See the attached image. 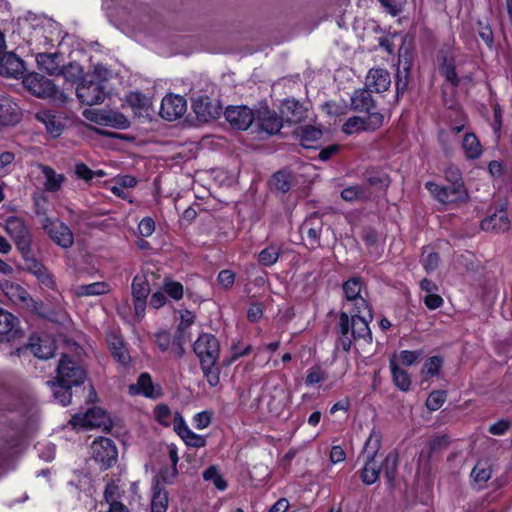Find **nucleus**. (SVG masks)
<instances>
[{
    "label": "nucleus",
    "mask_w": 512,
    "mask_h": 512,
    "mask_svg": "<svg viewBox=\"0 0 512 512\" xmlns=\"http://www.w3.org/2000/svg\"><path fill=\"white\" fill-rule=\"evenodd\" d=\"M154 418L163 426L173 424L174 431L182 438L187 446L194 448L205 446V438L192 432L182 415L179 412L173 413L166 404H158L154 408Z\"/></svg>",
    "instance_id": "nucleus-1"
},
{
    "label": "nucleus",
    "mask_w": 512,
    "mask_h": 512,
    "mask_svg": "<svg viewBox=\"0 0 512 512\" xmlns=\"http://www.w3.org/2000/svg\"><path fill=\"white\" fill-rule=\"evenodd\" d=\"M361 313L355 312L351 319L346 312H342L339 317V329L341 333L340 345L344 351H349L352 345V339L365 343L372 342V333L368 321Z\"/></svg>",
    "instance_id": "nucleus-2"
},
{
    "label": "nucleus",
    "mask_w": 512,
    "mask_h": 512,
    "mask_svg": "<svg viewBox=\"0 0 512 512\" xmlns=\"http://www.w3.org/2000/svg\"><path fill=\"white\" fill-rule=\"evenodd\" d=\"M391 85L390 74L385 69H371L367 76L365 86L366 91H357L351 97L352 105L357 110L369 111L371 107V97L369 92L381 93L386 91Z\"/></svg>",
    "instance_id": "nucleus-3"
},
{
    "label": "nucleus",
    "mask_w": 512,
    "mask_h": 512,
    "mask_svg": "<svg viewBox=\"0 0 512 512\" xmlns=\"http://www.w3.org/2000/svg\"><path fill=\"white\" fill-rule=\"evenodd\" d=\"M23 85L38 98L50 99L57 103H65L68 99V96L57 89L51 80L36 72L25 75Z\"/></svg>",
    "instance_id": "nucleus-4"
},
{
    "label": "nucleus",
    "mask_w": 512,
    "mask_h": 512,
    "mask_svg": "<svg viewBox=\"0 0 512 512\" xmlns=\"http://www.w3.org/2000/svg\"><path fill=\"white\" fill-rule=\"evenodd\" d=\"M0 225L4 228L5 232L13 240L22 256L30 254V232L22 218L17 216H11L7 218L3 224Z\"/></svg>",
    "instance_id": "nucleus-5"
},
{
    "label": "nucleus",
    "mask_w": 512,
    "mask_h": 512,
    "mask_svg": "<svg viewBox=\"0 0 512 512\" xmlns=\"http://www.w3.org/2000/svg\"><path fill=\"white\" fill-rule=\"evenodd\" d=\"M40 224L56 245L64 249H68L73 245L74 235L71 229L59 219L44 216L40 219Z\"/></svg>",
    "instance_id": "nucleus-6"
},
{
    "label": "nucleus",
    "mask_w": 512,
    "mask_h": 512,
    "mask_svg": "<svg viewBox=\"0 0 512 512\" xmlns=\"http://www.w3.org/2000/svg\"><path fill=\"white\" fill-rule=\"evenodd\" d=\"M36 62L40 70L51 76L64 75L67 77L69 71H72V74L75 76L81 73L79 65L70 64L69 66H64L63 57L60 53H38Z\"/></svg>",
    "instance_id": "nucleus-7"
},
{
    "label": "nucleus",
    "mask_w": 512,
    "mask_h": 512,
    "mask_svg": "<svg viewBox=\"0 0 512 512\" xmlns=\"http://www.w3.org/2000/svg\"><path fill=\"white\" fill-rule=\"evenodd\" d=\"M70 423L75 429L103 427L104 430H107L110 427L111 420L107 413L101 408H92L84 414H75Z\"/></svg>",
    "instance_id": "nucleus-8"
},
{
    "label": "nucleus",
    "mask_w": 512,
    "mask_h": 512,
    "mask_svg": "<svg viewBox=\"0 0 512 512\" xmlns=\"http://www.w3.org/2000/svg\"><path fill=\"white\" fill-rule=\"evenodd\" d=\"M0 290L11 303L33 311L37 309V303L20 284L10 280H2L0 281Z\"/></svg>",
    "instance_id": "nucleus-9"
},
{
    "label": "nucleus",
    "mask_w": 512,
    "mask_h": 512,
    "mask_svg": "<svg viewBox=\"0 0 512 512\" xmlns=\"http://www.w3.org/2000/svg\"><path fill=\"white\" fill-rule=\"evenodd\" d=\"M85 378V371L77 363L67 356H63L60 359L55 382L77 386L83 383Z\"/></svg>",
    "instance_id": "nucleus-10"
},
{
    "label": "nucleus",
    "mask_w": 512,
    "mask_h": 512,
    "mask_svg": "<svg viewBox=\"0 0 512 512\" xmlns=\"http://www.w3.org/2000/svg\"><path fill=\"white\" fill-rule=\"evenodd\" d=\"M193 349L200 363L217 364L219 358V343L214 335L209 333L200 334L194 343Z\"/></svg>",
    "instance_id": "nucleus-11"
},
{
    "label": "nucleus",
    "mask_w": 512,
    "mask_h": 512,
    "mask_svg": "<svg viewBox=\"0 0 512 512\" xmlns=\"http://www.w3.org/2000/svg\"><path fill=\"white\" fill-rule=\"evenodd\" d=\"M84 117L96 124L109 126L117 129H126L129 127L128 119L121 113L102 109H86L83 112Z\"/></svg>",
    "instance_id": "nucleus-12"
},
{
    "label": "nucleus",
    "mask_w": 512,
    "mask_h": 512,
    "mask_svg": "<svg viewBox=\"0 0 512 512\" xmlns=\"http://www.w3.org/2000/svg\"><path fill=\"white\" fill-rule=\"evenodd\" d=\"M343 291L348 303L354 307L357 313L368 312L370 314L369 304L363 294V285L360 278H351L343 284ZM371 318V315H369Z\"/></svg>",
    "instance_id": "nucleus-13"
},
{
    "label": "nucleus",
    "mask_w": 512,
    "mask_h": 512,
    "mask_svg": "<svg viewBox=\"0 0 512 512\" xmlns=\"http://www.w3.org/2000/svg\"><path fill=\"white\" fill-rule=\"evenodd\" d=\"M76 94L83 104L92 106L103 102L105 99V88L100 80H84L78 85Z\"/></svg>",
    "instance_id": "nucleus-14"
},
{
    "label": "nucleus",
    "mask_w": 512,
    "mask_h": 512,
    "mask_svg": "<svg viewBox=\"0 0 512 512\" xmlns=\"http://www.w3.org/2000/svg\"><path fill=\"white\" fill-rule=\"evenodd\" d=\"M425 187L437 201L443 204L463 201L466 198L464 187L443 186L430 181L425 183Z\"/></svg>",
    "instance_id": "nucleus-15"
},
{
    "label": "nucleus",
    "mask_w": 512,
    "mask_h": 512,
    "mask_svg": "<svg viewBox=\"0 0 512 512\" xmlns=\"http://www.w3.org/2000/svg\"><path fill=\"white\" fill-rule=\"evenodd\" d=\"M186 109L187 103L184 97L168 94L162 99L159 114L168 121H174L182 117Z\"/></svg>",
    "instance_id": "nucleus-16"
},
{
    "label": "nucleus",
    "mask_w": 512,
    "mask_h": 512,
    "mask_svg": "<svg viewBox=\"0 0 512 512\" xmlns=\"http://www.w3.org/2000/svg\"><path fill=\"white\" fill-rule=\"evenodd\" d=\"M225 118L232 127L246 130L254 121V113L247 106H230L225 110Z\"/></svg>",
    "instance_id": "nucleus-17"
},
{
    "label": "nucleus",
    "mask_w": 512,
    "mask_h": 512,
    "mask_svg": "<svg viewBox=\"0 0 512 512\" xmlns=\"http://www.w3.org/2000/svg\"><path fill=\"white\" fill-rule=\"evenodd\" d=\"M22 119L18 104L8 97H0V128L14 126Z\"/></svg>",
    "instance_id": "nucleus-18"
},
{
    "label": "nucleus",
    "mask_w": 512,
    "mask_h": 512,
    "mask_svg": "<svg viewBox=\"0 0 512 512\" xmlns=\"http://www.w3.org/2000/svg\"><path fill=\"white\" fill-rule=\"evenodd\" d=\"M129 393L156 399L162 395V390L159 385L153 383L148 373H142L139 375L137 382L129 386Z\"/></svg>",
    "instance_id": "nucleus-19"
},
{
    "label": "nucleus",
    "mask_w": 512,
    "mask_h": 512,
    "mask_svg": "<svg viewBox=\"0 0 512 512\" xmlns=\"http://www.w3.org/2000/svg\"><path fill=\"white\" fill-rule=\"evenodd\" d=\"M28 22L34 31L33 37L36 40L44 38L45 43L53 41V33L57 28V24L53 20L44 16L33 15L28 19Z\"/></svg>",
    "instance_id": "nucleus-20"
},
{
    "label": "nucleus",
    "mask_w": 512,
    "mask_h": 512,
    "mask_svg": "<svg viewBox=\"0 0 512 512\" xmlns=\"http://www.w3.org/2000/svg\"><path fill=\"white\" fill-rule=\"evenodd\" d=\"M37 168L43 175L42 184L44 191L56 193L61 190L66 181L64 174L57 173L52 167L40 163L37 164Z\"/></svg>",
    "instance_id": "nucleus-21"
},
{
    "label": "nucleus",
    "mask_w": 512,
    "mask_h": 512,
    "mask_svg": "<svg viewBox=\"0 0 512 512\" xmlns=\"http://www.w3.org/2000/svg\"><path fill=\"white\" fill-rule=\"evenodd\" d=\"M23 258L26 263L27 271L34 275L43 286L49 289H53L55 287V281L52 275L42 263L37 261L35 258L30 257L29 254L23 256Z\"/></svg>",
    "instance_id": "nucleus-22"
},
{
    "label": "nucleus",
    "mask_w": 512,
    "mask_h": 512,
    "mask_svg": "<svg viewBox=\"0 0 512 512\" xmlns=\"http://www.w3.org/2000/svg\"><path fill=\"white\" fill-rule=\"evenodd\" d=\"M24 72V63L14 53L0 56V74L5 77L18 78Z\"/></svg>",
    "instance_id": "nucleus-23"
},
{
    "label": "nucleus",
    "mask_w": 512,
    "mask_h": 512,
    "mask_svg": "<svg viewBox=\"0 0 512 512\" xmlns=\"http://www.w3.org/2000/svg\"><path fill=\"white\" fill-rule=\"evenodd\" d=\"M31 352L39 359H49L54 356L55 342L48 336H32L29 342Z\"/></svg>",
    "instance_id": "nucleus-24"
},
{
    "label": "nucleus",
    "mask_w": 512,
    "mask_h": 512,
    "mask_svg": "<svg viewBox=\"0 0 512 512\" xmlns=\"http://www.w3.org/2000/svg\"><path fill=\"white\" fill-rule=\"evenodd\" d=\"M481 228L485 231H507L510 228L507 211L503 208L496 210L492 215L482 220Z\"/></svg>",
    "instance_id": "nucleus-25"
},
{
    "label": "nucleus",
    "mask_w": 512,
    "mask_h": 512,
    "mask_svg": "<svg viewBox=\"0 0 512 512\" xmlns=\"http://www.w3.org/2000/svg\"><path fill=\"white\" fill-rule=\"evenodd\" d=\"M169 459L171 462V466H163L160 469V471L154 476L153 484H172L176 479L178 475L176 465L179 461L177 450H169Z\"/></svg>",
    "instance_id": "nucleus-26"
},
{
    "label": "nucleus",
    "mask_w": 512,
    "mask_h": 512,
    "mask_svg": "<svg viewBox=\"0 0 512 512\" xmlns=\"http://www.w3.org/2000/svg\"><path fill=\"white\" fill-rule=\"evenodd\" d=\"M257 123L262 132L268 135L278 133L283 124L282 119L275 112L264 110L258 114Z\"/></svg>",
    "instance_id": "nucleus-27"
},
{
    "label": "nucleus",
    "mask_w": 512,
    "mask_h": 512,
    "mask_svg": "<svg viewBox=\"0 0 512 512\" xmlns=\"http://www.w3.org/2000/svg\"><path fill=\"white\" fill-rule=\"evenodd\" d=\"M18 319L10 312L0 308V341L14 338L18 334Z\"/></svg>",
    "instance_id": "nucleus-28"
},
{
    "label": "nucleus",
    "mask_w": 512,
    "mask_h": 512,
    "mask_svg": "<svg viewBox=\"0 0 512 512\" xmlns=\"http://www.w3.org/2000/svg\"><path fill=\"white\" fill-rule=\"evenodd\" d=\"M35 118L45 125L46 131L52 137L60 136L63 125L58 115L50 110H42L35 114Z\"/></svg>",
    "instance_id": "nucleus-29"
},
{
    "label": "nucleus",
    "mask_w": 512,
    "mask_h": 512,
    "mask_svg": "<svg viewBox=\"0 0 512 512\" xmlns=\"http://www.w3.org/2000/svg\"><path fill=\"white\" fill-rule=\"evenodd\" d=\"M461 148L463 150L465 158L468 160L478 159L483 153V147L481 145L480 140L472 132H467L464 134L461 143Z\"/></svg>",
    "instance_id": "nucleus-30"
},
{
    "label": "nucleus",
    "mask_w": 512,
    "mask_h": 512,
    "mask_svg": "<svg viewBox=\"0 0 512 512\" xmlns=\"http://www.w3.org/2000/svg\"><path fill=\"white\" fill-rule=\"evenodd\" d=\"M439 68L441 74L453 86L458 84V77L455 72V59L450 52H441L438 56Z\"/></svg>",
    "instance_id": "nucleus-31"
},
{
    "label": "nucleus",
    "mask_w": 512,
    "mask_h": 512,
    "mask_svg": "<svg viewBox=\"0 0 512 512\" xmlns=\"http://www.w3.org/2000/svg\"><path fill=\"white\" fill-rule=\"evenodd\" d=\"M104 498L109 504V510L107 512H130L129 509L118 500L120 498L119 486L114 481L106 485Z\"/></svg>",
    "instance_id": "nucleus-32"
},
{
    "label": "nucleus",
    "mask_w": 512,
    "mask_h": 512,
    "mask_svg": "<svg viewBox=\"0 0 512 512\" xmlns=\"http://www.w3.org/2000/svg\"><path fill=\"white\" fill-rule=\"evenodd\" d=\"M193 110L198 118L203 121L214 119L220 114L219 106L210 102L208 98H202L194 102Z\"/></svg>",
    "instance_id": "nucleus-33"
},
{
    "label": "nucleus",
    "mask_w": 512,
    "mask_h": 512,
    "mask_svg": "<svg viewBox=\"0 0 512 512\" xmlns=\"http://www.w3.org/2000/svg\"><path fill=\"white\" fill-rule=\"evenodd\" d=\"M389 367L395 386L403 392L409 391L411 387V378L408 372L401 368L394 359L390 360Z\"/></svg>",
    "instance_id": "nucleus-34"
},
{
    "label": "nucleus",
    "mask_w": 512,
    "mask_h": 512,
    "mask_svg": "<svg viewBox=\"0 0 512 512\" xmlns=\"http://www.w3.org/2000/svg\"><path fill=\"white\" fill-rule=\"evenodd\" d=\"M107 341L113 357L123 365L128 364L130 356L124 347L122 338L116 334H110Z\"/></svg>",
    "instance_id": "nucleus-35"
},
{
    "label": "nucleus",
    "mask_w": 512,
    "mask_h": 512,
    "mask_svg": "<svg viewBox=\"0 0 512 512\" xmlns=\"http://www.w3.org/2000/svg\"><path fill=\"white\" fill-rule=\"evenodd\" d=\"M127 102L136 114L140 116L149 115L151 110V100L140 92H131L127 96Z\"/></svg>",
    "instance_id": "nucleus-36"
},
{
    "label": "nucleus",
    "mask_w": 512,
    "mask_h": 512,
    "mask_svg": "<svg viewBox=\"0 0 512 512\" xmlns=\"http://www.w3.org/2000/svg\"><path fill=\"white\" fill-rule=\"evenodd\" d=\"M376 454L377 450L369 457V460L365 463L361 472L362 482L366 485L374 484L379 478L381 468L375 460Z\"/></svg>",
    "instance_id": "nucleus-37"
},
{
    "label": "nucleus",
    "mask_w": 512,
    "mask_h": 512,
    "mask_svg": "<svg viewBox=\"0 0 512 512\" xmlns=\"http://www.w3.org/2000/svg\"><path fill=\"white\" fill-rule=\"evenodd\" d=\"M322 230V221L318 215L314 214L307 218L301 226V232L306 233L308 238L317 243Z\"/></svg>",
    "instance_id": "nucleus-38"
},
{
    "label": "nucleus",
    "mask_w": 512,
    "mask_h": 512,
    "mask_svg": "<svg viewBox=\"0 0 512 512\" xmlns=\"http://www.w3.org/2000/svg\"><path fill=\"white\" fill-rule=\"evenodd\" d=\"M152 489L151 512H166L168 507L167 491L158 484H153Z\"/></svg>",
    "instance_id": "nucleus-39"
},
{
    "label": "nucleus",
    "mask_w": 512,
    "mask_h": 512,
    "mask_svg": "<svg viewBox=\"0 0 512 512\" xmlns=\"http://www.w3.org/2000/svg\"><path fill=\"white\" fill-rule=\"evenodd\" d=\"M110 291V286L106 282H94L87 285H80L75 288V294L83 296H99Z\"/></svg>",
    "instance_id": "nucleus-40"
},
{
    "label": "nucleus",
    "mask_w": 512,
    "mask_h": 512,
    "mask_svg": "<svg viewBox=\"0 0 512 512\" xmlns=\"http://www.w3.org/2000/svg\"><path fill=\"white\" fill-rule=\"evenodd\" d=\"M281 112L291 122H300L304 118V109L295 100H285L281 106Z\"/></svg>",
    "instance_id": "nucleus-41"
},
{
    "label": "nucleus",
    "mask_w": 512,
    "mask_h": 512,
    "mask_svg": "<svg viewBox=\"0 0 512 512\" xmlns=\"http://www.w3.org/2000/svg\"><path fill=\"white\" fill-rule=\"evenodd\" d=\"M202 477L205 481L212 482L215 488L220 491H224L228 486L217 466H209L203 471Z\"/></svg>",
    "instance_id": "nucleus-42"
},
{
    "label": "nucleus",
    "mask_w": 512,
    "mask_h": 512,
    "mask_svg": "<svg viewBox=\"0 0 512 512\" xmlns=\"http://www.w3.org/2000/svg\"><path fill=\"white\" fill-rule=\"evenodd\" d=\"M117 451L118 450H96L93 458L99 463L101 470H107L116 463L118 458Z\"/></svg>",
    "instance_id": "nucleus-43"
},
{
    "label": "nucleus",
    "mask_w": 512,
    "mask_h": 512,
    "mask_svg": "<svg viewBox=\"0 0 512 512\" xmlns=\"http://www.w3.org/2000/svg\"><path fill=\"white\" fill-rule=\"evenodd\" d=\"M322 136L321 130L312 127L306 126L301 128L299 133L301 145L305 148H312L313 143L317 142Z\"/></svg>",
    "instance_id": "nucleus-44"
},
{
    "label": "nucleus",
    "mask_w": 512,
    "mask_h": 512,
    "mask_svg": "<svg viewBox=\"0 0 512 512\" xmlns=\"http://www.w3.org/2000/svg\"><path fill=\"white\" fill-rule=\"evenodd\" d=\"M150 292V285L148 279L143 274H138L132 281V295L133 298H147Z\"/></svg>",
    "instance_id": "nucleus-45"
},
{
    "label": "nucleus",
    "mask_w": 512,
    "mask_h": 512,
    "mask_svg": "<svg viewBox=\"0 0 512 512\" xmlns=\"http://www.w3.org/2000/svg\"><path fill=\"white\" fill-rule=\"evenodd\" d=\"M51 389L53 391V395L55 399L62 405L66 406L71 402V387L69 385H65L62 383H58L55 381L50 382Z\"/></svg>",
    "instance_id": "nucleus-46"
},
{
    "label": "nucleus",
    "mask_w": 512,
    "mask_h": 512,
    "mask_svg": "<svg viewBox=\"0 0 512 512\" xmlns=\"http://www.w3.org/2000/svg\"><path fill=\"white\" fill-rule=\"evenodd\" d=\"M443 364V360L438 356H432L428 358L422 369V377L424 380H428L438 375Z\"/></svg>",
    "instance_id": "nucleus-47"
},
{
    "label": "nucleus",
    "mask_w": 512,
    "mask_h": 512,
    "mask_svg": "<svg viewBox=\"0 0 512 512\" xmlns=\"http://www.w3.org/2000/svg\"><path fill=\"white\" fill-rule=\"evenodd\" d=\"M279 255L280 249L271 245L259 253L258 260L264 266H271L277 262Z\"/></svg>",
    "instance_id": "nucleus-48"
},
{
    "label": "nucleus",
    "mask_w": 512,
    "mask_h": 512,
    "mask_svg": "<svg viewBox=\"0 0 512 512\" xmlns=\"http://www.w3.org/2000/svg\"><path fill=\"white\" fill-rule=\"evenodd\" d=\"M327 372L318 365L312 366L307 370L305 383L308 386H313L321 383L327 379Z\"/></svg>",
    "instance_id": "nucleus-49"
},
{
    "label": "nucleus",
    "mask_w": 512,
    "mask_h": 512,
    "mask_svg": "<svg viewBox=\"0 0 512 512\" xmlns=\"http://www.w3.org/2000/svg\"><path fill=\"white\" fill-rule=\"evenodd\" d=\"M367 197V193L365 189L361 186H349L342 190L341 198L347 202H355L358 200L365 199Z\"/></svg>",
    "instance_id": "nucleus-50"
},
{
    "label": "nucleus",
    "mask_w": 512,
    "mask_h": 512,
    "mask_svg": "<svg viewBox=\"0 0 512 512\" xmlns=\"http://www.w3.org/2000/svg\"><path fill=\"white\" fill-rule=\"evenodd\" d=\"M203 374L211 387H215L220 382V370L217 364L201 363Z\"/></svg>",
    "instance_id": "nucleus-51"
},
{
    "label": "nucleus",
    "mask_w": 512,
    "mask_h": 512,
    "mask_svg": "<svg viewBox=\"0 0 512 512\" xmlns=\"http://www.w3.org/2000/svg\"><path fill=\"white\" fill-rule=\"evenodd\" d=\"M342 130L348 135H352L360 131H366L365 119L358 116L351 117L343 124Z\"/></svg>",
    "instance_id": "nucleus-52"
},
{
    "label": "nucleus",
    "mask_w": 512,
    "mask_h": 512,
    "mask_svg": "<svg viewBox=\"0 0 512 512\" xmlns=\"http://www.w3.org/2000/svg\"><path fill=\"white\" fill-rule=\"evenodd\" d=\"M491 467L487 462L479 461L473 468L471 472V476L474 477L476 481L486 482L491 477Z\"/></svg>",
    "instance_id": "nucleus-53"
},
{
    "label": "nucleus",
    "mask_w": 512,
    "mask_h": 512,
    "mask_svg": "<svg viewBox=\"0 0 512 512\" xmlns=\"http://www.w3.org/2000/svg\"><path fill=\"white\" fill-rule=\"evenodd\" d=\"M289 175L285 172L279 171L275 173L271 179V186L282 192L286 193L290 189Z\"/></svg>",
    "instance_id": "nucleus-54"
},
{
    "label": "nucleus",
    "mask_w": 512,
    "mask_h": 512,
    "mask_svg": "<svg viewBox=\"0 0 512 512\" xmlns=\"http://www.w3.org/2000/svg\"><path fill=\"white\" fill-rule=\"evenodd\" d=\"M446 397L447 395L444 391H433L426 400V407L430 411H436L445 403Z\"/></svg>",
    "instance_id": "nucleus-55"
},
{
    "label": "nucleus",
    "mask_w": 512,
    "mask_h": 512,
    "mask_svg": "<svg viewBox=\"0 0 512 512\" xmlns=\"http://www.w3.org/2000/svg\"><path fill=\"white\" fill-rule=\"evenodd\" d=\"M163 290L174 300H180L183 297V286L179 282L167 280L164 282Z\"/></svg>",
    "instance_id": "nucleus-56"
},
{
    "label": "nucleus",
    "mask_w": 512,
    "mask_h": 512,
    "mask_svg": "<svg viewBox=\"0 0 512 512\" xmlns=\"http://www.w3.org/2000/svg\"><path fill=\"white\" fill-rule=\"evenodd\" d=\"M398 465V454L396 452H390L385 457V476L389 482H392L395 477V471Z\"/></svg>",
    "instance_id": "nucleus-57"
},
{
    "label": "nucleus",
    "mask_w": 512,
    "mask_h": 512,
    "mask_svg": "<svg viewBox=\"0 0 512 512\" xmlns=\"http://www.w3.org/2000/svg\"><path fill=\"white\" fill-rule=\"evenodd\" d=\"M444 174H445V179L448 182H450L452 186L464 187L463 181H462V174L458 167L449 166L446 168Z\"/></svg>",
    "instance_id": "nucleus-58"
},
{
    "label": "nucleus",
    "mask_w": 512,
    "mask_h": 512,
    "mask_svg": "<svg viewBox=\"0 0 512 512\" xmlns=\"http://www.w3.org/2000/svg\"><path fill=\"white\" fill-rule=\"evenodd\" d=\"M34 206H35V213L37 216L43 218L44 216H47V203L48 198L44 194H35L33 196Z\"/></svg>",
    "instance_id": "nucleus-59"
},
{
    "label": "nucleus",
    "mask_w": 512,
    "mask_h": 512,
    "mask_svg": "<svg viewBox=\"0 0 512 512\" xmlns=\"http://www.w3.org/2000/svg\"><path fill=\"white\" fill-rule=\"evenodd\" d=\"M212 419V413L209 411H201L194 415L193 417V425L197 429H205L207 428Z\"/></svg>",
    "instance_id": "nucleus-60"
},
{
    "label": "nucleus",
    "mask_w": 512,
    "mask_h": 512,
    "mask_svg": "<svg viewBox=\"0 0 512 512\" xmlns=\"http://www.w3.org/2000/svg\"><path fill=\"white\" fill-rule=\"evenodd\" d=\"M364 119L366 130H375L382 125L384 116L379 112H369Z\"/></svg>",
    "instance_id": "nucleus-61"
},
{
    "label": "nucleus",
    "mask_w": 512,
    "mask_h": 512,
    "mask_svg": "<svg viewBox=\"0 0 512 512\" xmlns=\"http://www.w3.org/2000/svg\"><path fill=\"white\" fill-rule=\"evenodd\" d=\"M155 231V221L151 217H144L138 224V232L142 237H149Z\"/></svg>",
    "instance_id": "nucleus-62"
},
{
    "label": "nucleus",
    "mask_w": 512,
    "mask_h": 512,
    "mask_svg": "<svg viewBox=\"0 0 512 512\" xmlns=\"http://www.w3.org/2000/svg\"><path fill=\"white\" fill-rule=\"evenodd\" d=\"M155 342L162 351H167L171 346L172 338L167 331L161 330L156 333Z\"/></svg>",
    "instance_id": "nucleus-63"
},
{
    "label": "nucleus",
    "mask_w": 512,
    "mask_h": 512,
    "mask_svg": "<svg viewBox=\"0 0 512 512\" xmlns=\"http://www.w3.org/2000/svg\"><path fill=\"white\" fill-rule=\"evenodd\" d=\"M426 307L435 310L443 305V298L437 293L425 294L423 297Z\"/></svg>",
    "instance_id": "nucleus-64"
}]
</instances>
